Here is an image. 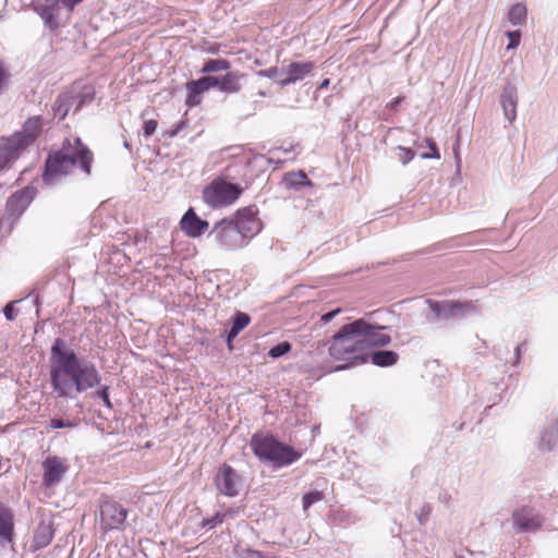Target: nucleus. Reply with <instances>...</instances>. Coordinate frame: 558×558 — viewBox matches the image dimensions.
I'll list each match as a JSON object with an SVG mask.
<instances>
[{"label": "nucleus", "mask_w": 558, "mask_h": 558, "mask_svg": "<svg viewBox=\"0 0 558 558\" xmlns=\"http://www.w3.org/2000/svg\"><path fill=\"white\" fill-rule=\"evenodd\" d=\"M50 384L59 398H75L89 389L99 387L95 397L111 408L109 387L100 386L101 375L95 364L84 359L57 338L51 347Z\"/></svg>", "instance_id": "obj_1"}, {"label": "nucleus", "mask_w": 558, "mask_h": 558, "mask_svg": "<svg viewBox=\"0 0 558 558\" xmlns=\"http://www.w3.org/2000/svg\"><path fill=\"white\" fill-rule=\"evenodd\" d=\"M93 159L92 150L83 144L81 138H65L59 150L47 156L43 181L48 185L54 184L70 174L76 165L88 177L92 172Z\"/></svg>", "instance_id": "obj_2"}, {"label": "nucleus", "mask_w": 558, "mask_h": 558, "mask_svg": "<svg viewBox=\"0 0 558 558\" xmlns=\"http://www.w3.org/2000/svg\"><path fill=\"white\" fill-rule=\"evenodd\" d=\"M363 327H365L363 318L342 326L332 337V343L329 347L330 356L335 360L350 359L351 365L365 363L367 356L361 354L364 350L361 338Z\"/></svg>", "instance_id": "obj_3"}, {"label": "nucleus", "mask_w": 558, "mask_h": 558, "mask_svg": "<svg viewBox=\"0 0 558 558\" xmlns=\"http://www.w3.org/2000/svg\"><path fill=\"white\" fill-rule=\"evenodd\" d=\"M250 447L262 462L270 463L275 468L289 465L301 457L291 446L280 442L268 434L253 435Z\"/></svg>", "instance_id": "obj_4"}, {"label": "nucleus", "mask_w": 558, "mask_h": 558, "mask_svg": "<svg viewBox=\"0 0 558 558\" xmlns=\"http://www.w3.org/2000/svg\"><path fill=\"white\" fill-rule=\"evenodd\" d=\"M240 185L225 180H214L204 189V201L213 208L233 204L242 194Z\"/></svg>", "instance_id": "obj_5"}, {"label": "nucleus", "mask_w": 558, "mask_h": 558, "mask_svg": "<svg viewBox=\"0 0 558 558\" xmlns=\"http://www.w3.org/2000/svg\"><path fill=\"white\" fill-rule=\"evenodd\" d=\"M220 250L235 251L247 244L240 231L233 226V219L218 221L209 233Z\"/></svg>", "instance_id": "obj_6"}, {"label": "nucleus", "mask_w": 558, "mask_h": 558, "mask_svg": "<svg viewBox=\"0 0 558 558\" xmlns=\"http://www.w3.org/2000/svg\"><path fill=\"white\" fill-rule=\"evenodd\" d=\"M217 489L228 497H234L242 487V478L229 464H222L215 476Z\"/></svg>", "instance_id": "obj_7"}, {"label": "nucleus", "mask_w": 558, "mask_h": 558, "mask_svg": "<svg viewBox=\"0 0 558 558\" xmlns=\"http://www.w3.org/2000/svg\"><path fill=\"white\" fill-rule=\"evenodd\" d=\"M126 515V509L117 501L105 500L100 505V525L104 530L120 529Z\"/></svg>", "instance_id": "obj_8"}, {"label": "nucleus", "mask_w": 558, "mask_h": 558, "mask_svg": "<svg viewBox=\"0 0 558 558\" xmlns=\"http://www.w3.org/2000/svg\"><path fill=\"white\" fill-rule=\"evenodd\" d=\"M314 68L315 65L311 61L289 62L280 69V78L276 83L281 87L294 84L307 76Z\"/></svg>", "instance_id": "obj_9"}, {"label": "nucleus", "mask_w": 558, "mask_h": 558, "mask_svg": "<svg viewBox=\"0 0 558 558\" xmlns=\"http://www.w3.org/2000/svg\"><path fill=\"white\" fill-rule=\"evenodd\" d=\"M36 194V189L26 186L13 193L7 201L5 214L9 218H19L28 205L32 203Z\"/></svg>", "instance_id": "obj_10"}, {"label": "nucleus", "mask_w": 558, "mask_h": 558, "mask_svg": "<svg viewBox=\"0 0 558 558\" xmlns=\"http://www.w3.org/2000/svg\"><path fill=\"white\" fill-rule=\"evenodd\" d=\"M426 303L429 305L433 313V317L428 318L429 320L449 319L457 316L458 312L464 313L472 308V304L469 302H437L427 300Z\"/></svg>", "instance_id": "obj_11"}, {"label": "nucleus", "mask_w": 558, "mask_h": 558, "mask_svg": "<svg viewBox=\"0 0 558 558\" xmlns=\"http://www.w3.org/2000/svg\"><path fill=\"white\" fill-rule=\"evenodd\" d=\"M233 226L240 231L244 241L253 238L260 230L259 220L251 207L238 211L235 219H233Z\"/></svg>", "instance_id": "obj_12"}, {"label": "nucleus", "mask_w": 558, "mask_h": 558, "mask_svg": "<svg viewBox=\"0 0 558 558\" xmlns=\"http://www.w3.org/2000/svg\"><path fill=\"white\" fill-rule=\"evenodd\" d=\"M43 483L47 487H51L61 482L62 477L69 470V465L65 459L57 456H50L43 462Z\"/></svg>", "instance_id": "obj_13"}, {"label": "nucleus", "mask_w": 558, "mask_h": 558, "mask_svg": "<svg viewBox=\"0 0 558 558\" xmlns=\"http://www.w3.org/2000/svg\"><path fill=\"white\" fill-rule=\"evenodd\" d=\"M512 521L518 532L536 531L542 525L541 515L530 507H522L512 513Z\"/></svg>", "instance_id": "obj_14"}, {"label": "nucleus", "mask_w": 558, "mask_h": 558, "mask_svg": "<svg viewBox=\"0 0 558 558\" xmlns=\"http://www.w3.org/2000/svg\"><path fill=\"white\" fill-rule=\"evenodd\" d=\"M25 147L16 140L9 137L0 144V171L10 169L20 158Z\"/></svg>", "instance_id": "obj_15"}, {"label": "nucleus", "mask_w": 558, "mask_h": 558, "mask_svg": "<svg viewBox=\"0 0 558 558\" xmlns=\"http://www.w3.org/2000/svg\"><path fill=\"white\" fill-rule=\"evenodd\" d=\"M62 4L59 0H43L33 5L34 11L44 20L50 29L58 27V19Z\"/></svg>", "instance_id": "obj_16"}, {"label": "nucleus", "mask_w": 558, "mask_h": 558, "mask_svg": "<svg viewBox=\"0 0 558 558\" xmlns=\"http://www.w3.org/2000/svg\"><path fill=\"white\" fill-rule=\"evenodd\" d=\"M364 325L365 327L361 328V338L364 349L367 347H384L390 343V336L381 332V330L385 329L384 326L371 325L365 319Z\"/></svg>", "instance_id": "obj_17"}, {"label": "nucleus", "mask_w": 558, "mask_h": 558, "mask_svg": "<svg viewBox=\"0 0 558 558\" xmlns=\"http://www.w3.org/2000/svg\"><path fill=\"white\" fill-rule=\"evenodd\" d=\"M181 229L191 238H198L205 233L209 227L206 220L201 219L193 208H190L181 219Z\"/></svg>", "instance_id": "obj_18"}, {"label": "nucleus", "mask_w": 558, "mask_h": 558, "mask_svg": "<svg viewBox=\"0 0 558 558\" xmlns=\"http://www.w3.org/2000/svg\"><path fill=\"white\" fill-rule=\"evenodd\" d=\"M41 131V119L39 116L32 117L25 121L20 132H16L12 137H16L19 142L26 148L39 135Z\"/></svg>", "instance_id": "obj_19"}, {"label": "nucleus", "mask_w": 558, "mask_h": 558, "mask_svg": "<svg viewBox=\"0 0 558 558\" xmlns=\"http://www.w3.org/2000/svg\"><path fill=\"white\" fill-rule=\"evenodd\" d=\"M500 102H501L505 118L509 122H513L517 117V105H518L517 88L512 85L506 86L501 94Z\"/></svg>", "instance_id": "obj_20"}, {"label": "nucleus", "mask_w": 558, "mask_h": 558, "mask_svg": "<svg viewBox=\"0 0 558 558\" xmlns=\"http://www.w3.org/2000/svg\"><path fill=\"white\" fill-rule=\"evenodd\" d=\"M13 526L12 511L0 505V544L4 545L12 542Z\"/></svg>", "instance_id": "obj_21"}, {"label": "nucleus", "mask_w": 558, "mask_h": 558, "mask_svg": "<svg viewBox=\"0 0 558 558\" xmlns=\"http://www.w3.org/2000/svg\"><path fill=\"white\" fill-rule=\"evenodd\" d=\"M82 100L78 99V97L76 96H73L71 94H62L60 95L54 105H53V110H54V114L57 117H59L60 120L64 119L70 110V108L73 106V105H76V108H75V111L78 110L82 106Z\"/></svg>", "instance_id": "obj_22"}, {"label": "nucleus", "mask_w": 558, "mask_h": 558, "mask_svg": "<svg viewBox=\"0 0 558 558\" xmlns=\"http://www.w3.org/2000/svg\"><path fill=\"white\" fill-rule=\"evenodd\" d=\"M244 75L238 71L228 72L220 76L219 90L227 94L239 93L242 88V78Z\"/></svg>", "instance_id": "obj_23"}, {"label": "nucleus", "mask_w": 558, "mask_h": 558, "mask_svg": "<svg viewBox=\"0 0 558 558\" xmlns=\"http://www.w3.org/2000/svg\"><path fill=\"white\" fill-rule=\"evenodd\" d=\"M186 90L187 97L185 102L189 107H194L201 102V95L208 89L206 88V85L203 78L201 77L196 81H191L186 83Z\"/></svg>", "instance_id": "obj_24"}, {"label": "nucleus", "mask_w": 558, "mask_h": 558, "mask_svg": "<svg viewBox=\"0 0 558 558\" xmlns=\"http://www.w3.org/2000/svg\"><path fill=\"white\" fill-rule=\"evenodd\" d=\"M415 151L422 159H439L440 154L436 143L432 138H424L415 142Z\"/></svg>", "instance_id": "obj_25"}, {"label": "nucleus", "mask_w": 558, "mask_h": 558, "mask_svg": "<svg viewBox=\"0 0 558 558\" xmlns=\"http://www.w3.org/2000/svg\"><path fill=\"white\" fill-rule=\"evenodd\" d=\"M399 355L393 351L381 350L371 354V361L374 365L380 367L392 366L397 363Z\"/></svg>", "instance_id": "obj_26"}, {"label": "nucleus", "mask_w": 558, "mask_h": 558, "mask_svg": "<svg viewBox=\"0 0 558 558\" xmlns=\"http://www.w3.org/2000/svg\"><path fill=\"white\" fill-rule=\"evenodd\" d=\"M526 14V7L523 3H515L509 10L508 20L513 26H519L524 24Z\"/></svg>", "instance_id": "obj_27"}, {"label": "nucleus", "mask_w": 558, "mask_h": 558, "mask_svg": "<svg viewBox=\"0 0 558 558\" xmlns=\"http://www.w3.org/2000/svg\"><path fill=\"white\" fill-rule=\"evenodd\" d=\"M284 182L289 187L311 186L313 183L303 171L291 172L284 175Z\"/></svg>", "instance_id": "obj_28"}, {"label": "nucleus", "mask_w": 558, "mask_h": 558, "mask_svg": "<svg viewBox=\"0 0 558 558\" xmlns=\"http://www.w3.org/2000/svg\"><path fill=\"white\" fill-rule=\"evenodd\" d=\"M230 69V62L226 59H209L207 60L203 68L202 73H216L221 71H227Z\"/></svg>", "instance_id": "obj_29"}, {"label": "nucleus", "mask_w": 558, "mask_h": 558, "mask_svg": "<svg viewBox=\"0 0 558 558\" xmlns=\"http://www.w3.org/2000/svg\"><path fill=\"white\" fill-rule=\"evenodd\" d=\"M251 322V318L247 314L238 312L232 318V328L239 332H241Z\"/></svg>", "instance_id": "obj_30"}, {"label": "nucleus", "mask_w": 558, "mask_h": 558, "mask_svg": "<svg viewBox=\"0 0 558 558\" xmlns=\"http://www.w3.org/2000/svg\"><path fill=\"white\" fill-rule=\"evenodd\" d=\"M324 499V493L319 490H314L305 494L302 498L303 509L307 510L312 505Z\"/></svg>", "instance_id": "obj_31"}, {"label": "nucleus", "mask_w": 558, "mask_h": 558, "mask_svg": "<svg viewBox=\"0 0 558 558\" xmlns=\"http://www.w3.org/2000/svg\"><path fill=\"white\" fill-rule=\"evenodd\" d=\"M290 350H291V343L288 341H282V342L278 343L277 345L272 347L269 350L268 355L274 359H278V357L284 355L286 353H288Z\"/></svg>", "instance_id": "obj_32"}, {"label": "nucleus", "mask_w": 558, "mask_h": 558, "mask_svg": "<svg viewBox=\"0 0 558 558\" xmlns=\"http://www.w3.org/2000/svg\"><path fill=\"white\" fill-rule=\"evenodd\" d=\"M397 150L399 151L398 158L402 162V165L409 163L416 155V151L414 149L403 146H398Z\"/></svg>", "instance_id": "obj_33"}, {"label": "nucleus", "mask_w": 558, "mask_h": 558, "mask_svg": "<svg viewBox=\"0 0 558 558\" xmlns=\"http://www.w3.org/2000/svg\"><path fill=\"white\" fill-rule=\"evenodd\" d=\"M52 539V533L47 529H43L35 535V542L38 547H46Z\"/></svg>", "instance_id": "obj_34"}, {"label": "nucleus", "mask_w": 558, "mask_h": 558, "mask_svg": "<svg viewBox=\"0 0 558 558\" xmlns=\"http://www.w3.org/2000/svg\"><path fill=\"white\" fill-rule=\"evenodd\" d=\"M256 75L260 77L275 78L277 81L280 78V70L277 66H270L268 69L256 72Z\"/></svg>", "instance_id": "obj_35"}, {"label": "nucleus", "mask_w": 558, "mask_h": 558, "mask_svg": "<svg viewBox=\"0 0 558 558\" xmlns=\"http://www.w3.org/2000/svg\"><path fill=\"white\" fill-rule=\"evenodd\" d=\"M507 37L509 38V44L507 46L508 50L514 49L520 45L521 34L519 31L507 32Z\"/></svg>", "instance_id": "obj_36"}, {"label": "nucleus", "mask_w": 558, "mask_h": 558, "mask_svg": "<svg viewBox=\"0 0 558 558\" xmlns=\"http://www.w3.org/2000/svg\"><path fill=\"white\" fill-rule=\"evenodd\" d=\"M65 427H74V423L70 421H63L61 418H52L49 422V426L47 427V430L57 429V428H65Z\"/></svg>", "instance_id": "obj_37"}, {"label": "nucleus", "mask_w": 558, "mask_h": 558, "mask_svg": "<svg viewBox=\"0 0 558 558\" xmlns=\"http://www.w3.org/2000/svg\"><path fill=\"white\" fill-rule=\"evenodd\" d=\"M432 513V507L430 505L426 504L424 505L420 511L417 512L416 517L421 524H425Z\"/></svg>", "instance_id": "obj_38"}, {"label": "nucleus", "mask_w": 558, "mask_h": 558, "mask_svg": "<svg viewBox=\"0 0 558 558\" xmlns=\"http://www.w3.org/2000/svg\"><path fill=\"white\" fill-rule=\"evenodd\" d=\"M157 126H158V123H157V121H156V120H154V119L146 120V121L144 122V128H143V130H144V135H145L146 137L151 136V135L156 132Z\"/></svg>", "instance_id": "obj_39"}, {"label": "nucleus", "mask_w": 558, "mask_h": 558, "mask_svg": "<svg viewBox=\"0 0 558 558\" xmlns=\"http://www.w3.org/2000/svg\"><path fill=\"white\" fill-rule=\"evenodd\" d=\"M19 301H12V302H9L4 308H3V314L5 316V318L10 322L14 320L15 317H16V311L14 308V304L17 303Z\"/></svg>", "instance_id": "obj_40"}, {"label": "nucleus", "mask_w": 558, "mask_h": 558, "mask_svg": "<svg viewBox=\"0 0 558 558\" xmlns=\"http://www.w3.org/2000/svg\"><path fill=\"white\" fill-rule=\"evenodd\" d=\"M202 78H203L207 89H210L213 87H217L219 89L220 76L206 75V76H203Z\"/></svg>", "instance_id": "obj_41"}, {"label": "nucleus", "mask_w": 558, "mask_h": 558, "mask_svg": "<svg viewBox=\"0 0 558 558\" xmlns=\"http://www.w3.org/2000/svg\"><path fill=\"white\" fill-rule=\"evenodd\" d=\"M62 7L69 12L72 13L77 4H80L83 0H59Z\"/></svg>", "instance_id": "obj_42"}, {"label": "nucleus", "mask_w": 558, "mask_h": 558, "mask_svg": "<svg viewBox=\"0 0 558 558\" xmlns=\"http://www.w3.org/2000/svg\"><path fill=\"white\" fill-rule=\"evenodd\" d=\"M222 519H223V517L220 515L219 513H217L211 519L204 520L203 526H207V527L211 529V527L216 526L218 523H221Z\"/></svg>", "instance_id": "obj_43"}, {"label": "nucleus", "mask_w": 558, "mask_h": 558, "mask_svg": "<svg viewBox=\"0 0 558 558\" xmlns=\"http://www.w3.org/2000/svg\"><path fill=\"white\" fill-rule=\"evenodd\" d=\"M339 313H341V308H336L331 312H328L320 317V322L326 325L330 323Z\"/></svg>", "instance_id": "obj_44"}, {"label": "nucleus", "mask_w": 558, "mask_h": 558, "mask_svg": "<svg viewBox=\"0 0 558 558\" xmlns=\"http://www.w3.org/2000/svg\"><path fill=\"white\" fill-rule=\"evenodd\" d=\"M403 100V97L401 96H398L396 97L395 99H392L388 105L387 107L390 108L391 110H396L397 107L401 104V101Z\"/></svg>", "instance_id": "obj_45"}, {"label": "nucleus", "mask_w": 558, "mask_h": 558, "mask_svg": "<svg viewBox=\"0 0 558 558\" xmlns=\"http://www.w3.org/2000/svg\"><path fill=\"white\" fill-rule=\"evenodd\" d=\"M240 332L234 330L232 327L228 332L227 341L230 343Z\"/></svg>", "instance_id": "obj_46"}, {"label": "nucleus", "mask_w": 558, "mask_h": 558, "mask_svg": "<svg viewBox=\"0 0 558 558\" xmlns=\"http://www.w3.org/2000/svg\"><path fill=\"white\" fill-rule=\"evenodd\" d=\"M5 78H7V73H5L2 64H0V88L2 87Z\"/></svg>", "instance_id": "obj_47"}, {"label": "nucleus", "mask_w": 558, "mask_h": 558, "mask_svg": "<svg viewBox=\"0 0 558 558\" xmlns=\"http://www.w3.org/2000/svg\"><path fill=\"white\" fill-rule=\"evenodd\" d=\"M246 558H263L258 551H248Z\"/></svg>", "instance_id": "obj_48"}, {"label": "nucleus", "mask_w": 558, "mask_h": 558, "mask_svg": "<svg viewBox=\"0 0 558 558\" xmlns=\"http://www.w3.org/2000/svg\"><path fill=\"white\" fill-rule=\"evenodd\" d=\"M330 84V80L329 78H325L323 80V82L319 84L318 86V89H324V88H327Z\"/></svg>", "instance_id": "obj_49"}, {"label": "nucleus", "mask_w": 558, "mask_h": 558, "mask_svg": "<svg viewBox=\"0 0 558 558\" xmlns=\"http://www.w3.org/2000/svg\"><path fill=\"white\" fill-rule=\"evenodd\" d=\"M522 347L523 344H519L517 348H515V362L517 363L520 359V355H521V351H522Z\"/></svg>", "instance_id": "obj_50"}, {"label": "nucleus", "mask_w": 558, "mask_h": 558, "mask_svg": "<svg viewBox=\"0 0 558 558\" xmlns=\"http://www.w3.org/2000/svg\"><path fill=\"white\" fill-rule=\"evenodd\" d=\"M257 95H258V96H260V97H267V96H269V94H268L267 92L263 90V89H259V90L257 92Z\"/></svg>", "instance_id": "obj_51"}, {"label": "nucleus", "mask_w": 558, "mask_h": 558, "mask_svg": "<svg viewBox=\"0 0 558 558\" xmlns=\"http://www.w3.org/2000/svg\"><path fill=\"white\" fill-rule=\"evenodd\" d=\"M123 145H124V147H125V148H128V149L130 148V144H129V142H128V141H125V142L123 143Z\"/></svg>", "instance_id": "obj_52"}, {"label": "nucleus", "mask_w": 558, "mask_h": 558, "mask_svg": "<svg viewBox=\"0 0 558 558\" xmlns=\"http://www.w3.org/2000/svg\"><path fill=\"white\" fill-rule=\"evenodd\" d=\"M2 189V184H0V190Z\"/></svg>", "instance_id": "obj_53"}]
</instances>
